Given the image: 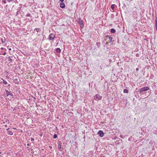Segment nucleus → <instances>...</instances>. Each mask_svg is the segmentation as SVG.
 Masks as SVG:
<instances>
[{
    "label": "nucleus",
    "mask_w": 157,
    "mask_h": 157,
    "mask_svg": "<svg viewBox=\"0 0 157 157\" xmlns=\"http://www.w3.org/2000/svg\"><path fill=\"white\" fill-rule=\"evenodd\" d=\"M155 23L156 29V30H157V19H155Z\"/></svg>",
    "instance_id": "nucleus-15"
},
{
    "label": "nucleus",
    "mask_w": 157,
    "mask_h": 157,
    "mask_svg": "<svg viewBox=\"0 0 157 157\" xmlns=\"http://www.w3.org/2000/svg\"><path fill=\"white\" fill-rule=\"evenodd\" d=\"M58 148L61 151H62V149L61 148V143L60 142H59L58 143Z\"/></svg>",
    "instance_id": "nucleus-5"
},
{
    "label": "nucleus",
    "mask_w": 157,
    "mask_h": 157,
    "mask_svg": "<svg viewBox=\"0 0 157 157\" xmlns=\"http://www.w3.org/2000/svg\"><path fill=\"white\" fill-rule=\"evenodd\" d=\"M57 136L56 134H55L53 136V138L54 139H56L57 138Z\"/></svg>",
    "instance_id": "nucleus-21"
},
{
    "label": "nucleus",
    "mask_w": 157,
    "mask_h": 157,
    "mask_svg": "<svg viewBox=\"0 0 157 157\" xmlns=\"http://www.w3.org/2000/svg\"><path fill=\"white\" fill-rule=\"evenodd\" d=\"M7 125H5V127H7Z\"/></svg>",
    "instance_id": "nucleus-33"
},
{
    "label": "nucleus",
    "mask_w": 157,
    "mask_h": 157,
    "mask_svg": "<svg viewBox=\"0 0 157 157\" xmlns=\"http://www.w3.org/2000/svg\"><path fill=\"white\" fill-rule=\"evenodd\" d=\"M121 138H123V135H121L120 136Z\"/></svg>",
    "instance_id": "nucleus-26"
},
{
    "label": "nucleus",
    "mask_w": 157,
    "mask_h": 157,
    "mask_svg": "<svg viewBox=\"0 0 157 157\" xmlns=\"http://www.w3.org/2000/svg\"><path fill=\"white\" fill-rule=\"evenodd\" d=\"M7 134L10 135H12L13 134V132L12 131L9 130L7 132Z\"/></svg>",
    "instance_id": "nucleus-10"
},
{
    "label": "nucleus",
    "mask_w": 157,
    "mask_h": 157,
    "mask_svg": "<svg viewBox=\"0 0 157 157\" xmlns=\"http://www.w3.org/2000/svg\"><path fill=\"white\" fill-rule=\"evenodd\" d=\"M34 140V139L32 138H31V141H33Z\"/></svg>",
    "instance_id": "nucleus-25"
},
{
    "label": "nucleus",
    "mask_w": 157,
    "mask_h": 157,
    "mask_svg": "<svg viewBox=\"0 0 157 157\" xmlns=\"http://www.w3.org/2000/svg\"><path fill=\"white\" fill-rule=\"evenodd\" d=\"M78 22L79 24L80 25H83V23L82 22V21L81 19H79L78 20Z\"/></svg>",
    "instance_id": "nucleus-14"
},
{
    "label": "nucleus",
    "mask_w": 157,
    "mask_h": 157,
    "mask_svg": "<svg viewBox=\"0 0 157 157\" xmlns=\"http://www.w3.org/2000/svg\"><path fill=\"white\" fill-rule=\"evenodd\" d=\"M136 71H138L139 70V69L137 68L136 69Z\"/></svg>",
    "instance_id": "nucleus-31"
},
{
    "label": "nucleus",
    "mask_w": 157,
    "mask_h": 157,
    "mask_svg": "<svg viewBox=\"0 0 157 157\" xmlns=\"http://www.w3.org/2000/svg\"><path fill=\"white\" fill-rule=\"evenodd\" d=\"M6 54V52H4L3 54V55H5Z\"/></svg>",
    "instance_id": "nucleus-27"
},
{
    "label": "nucleus",
    "mask_w": 157,
    "mask_h": 157,
    "mask_svg": "<svg viewBox=\"0 0 157 157\" xmlns=\"http://www.w3.org/2000/svg\"><path fill=\"white\" fill-rule=\"evenodd\" d=\"M27 146H29V144H27Z\"/></svg>",
    "instance_id": "nucleus-32"
},
{
    "label": "nucleus",
    "mask_w": 157,
    "mask_h": 157,
    "mask_svg": "<svg viewBox=\"0 0 157 157\" xmlns=\"http://www.w3.org/2000/svg\"><path fill=\"white\" fill-rule=\"evenodd\" d=\"M38 36H40V34H38Z\"/></svg>",
    "instance_id": "nucleus-36"
},
{
    "label": "nucleus",
    "mask_w": 157,
    "mask_h": 157,
    "mask_svg": "<svg viewBox=\"0 0 157 157\" xmlns=\"http://www.w3.org/2000/svg\"><path fill=\"white\" fill-rule=\"evenodd\" d=\"M98 134L99 135L100 137H103L104 136V133L101 130H99L98 132Z\"/></svg>",
    "instance_id": "nucleus-6"
},
{
    "label": "nucleus",
    "mask_w": 157,
    "mask_h": 157,
    "mask_svg": "<svg viewBox=\"0 0 157 157\" xmlns=\"http://www.w3.org/2000/svg\"><path fill=\"white\" fill-rule=\"evenodd\" d=\"M13 129H16V128H13Z\"/></svg>",
    "instance_id": "nucleus-34"
},
{
    "label": "nucleus",
    "mask_w": 157,
    "mask_h": 157,
    "mask_svg": "<svg viewBox=\"0 0 157 157\" xmlns=\"http://www.w3.org/2000/svg\"><path fill=\"white\" fill-rule=\"evenodd\" d=\"M9 50H10V51H11V48H10L9 49Z\"/></svg>",
    "instance_id": "nucleus-35"
},
{
    "label": "nucleus",
    "mask_w": 157,
    "mask_h": 157,
    "mask_svg": "<svg viewBox=\"0 0 157 157\" xmlns=\"http://www.w3.org/2000/svg\"><path fill=\"white\" fill-rule=\"evenodd\" d=\"M34 99H35V98H34Z\"/></svg>",
    "instance_id": "nucleus-38"
},
{
    "label": "nucleus",
    "mask_w": 157,
    "mask_h": 157,
    "mask_svg": "<svg viewBox=\"0 0 157 157\" xmlns=\"http://www.w3.org/2000/svg\"><path fill=\"white\" fill-rule=\"evenodd\" d=\"M0 40H1L2 44H3V43H5L6 41V40L5 38H4V40H3L2 38H1Z\"/></svg>",
    "instance_id": "nucleus-12"
},
{
    "label": "nucleus",
    "mask_w": 157,
    "mask_h": 157,
    "mask_svg": "<svg viewBox=\"0 0 157 157\" xmlns=\"http://www.w3.org/2000/svg\"><path fill=\"white\" fill-rule=\"evenodd\" d=\"M114 5H113V4L111 6V8L113 11L114 10Z\"/></svg>",
    "instance_id": "nucleus-16"
},
{
    "label": "nucleus",
    "mask_w": 157,
    "mask_h": 157,
    "mask_svg": "<svg viewBox=\"0 0 157 157\" xmlns=\"http://www.w3.org/2000/svg\"><path fill=\"white\" fill-rule=\"evenodd\" d=\"M5 122H8V123H10V121L9 119H7L6 120V121H3V124H5Z\"/></svg>",
    "instance_id": "nucleus-18"
},
{
    "label": "nucleus",
    "mask_w": 157,
    "mask_h": 157,
    "mask_svg": "<svg viewBox=\"0 0 157 157\" xmlns=\"http://www.w3.org/2000/svg\"><path fill=\"white\" fill-rule=\"evenodd\" d=\"M60 7L62 8H64L65 7V3L63 2H61L60 4Z\"/></svg>",
    "instance_id": "nucleus-7"
},
{
    "label": "nucleus",
    "mask_w": 157,
    "mask_h": 157,
    "mask_svg": "<svg viewBox=\"0 0 157 157\" xmlns=\"http://www.w3.org/2000/svg\"><path fill=\"white\" fill-rule=\"evenodd\" d=\"M3 1V2H4V3H6V1H3H3Z\"/></svg>",
    "instance_id": "nucleus-28"
},
{
    "label": "nucleus",
    "mask_w": 157,
    "mask_h": 157,
    "mask_svg": "<svg viewBox=\"0 0 157 157\" xmlns=\"http://www.w3.org/2000/svg\"><path fill=\"white\" fill-rule=\"evenodd\" d=\"M0 157H2V156H1Z\"/></svg>",
    "instance_id": "nucleus-39"
},
{
    "label": "nucleus",
    "mask_w": 157,
    "mask_h": 157,
    "mask_svg": "<svg viewBox=\"0 0 157 157\" xmlns=\"http://www.w3.org/2000/svg\"><path fill=\"white\" fill-rule=\"evenodd\" d=\"M1 49H3V48H1Z\"/></svg>",
    "instance_id": "nucleus-37"
},
{
    "label": "nucleus",
    "mask_w": 157,
    "mask_h": 157,
    "mask_svg": "<svg viewBox=\"0 0 157 157\" xmlns=\"http://www.w3.org/2000/svg\"><path fill=\"white\" fill-rule=\"evenodd\" d=\"M149 89V88L147 86H145L141 88L139 90V92L140 93L142 94L144 91H146Z\"/></svg>",
    "instance_id": "nucleus-1"
},
{
    "label": "nucleus",
    "mask_w": 157,
    "mask_h": 157,
    "mask_svg": "<svg viewBox=\"0 0 157 157\" xmlns=\"http://www.w3.org/2000/svg\"><path fill=\"white\" fill-rule=\"evenodd\" d=\"M18 76H15V77L14 78V79L13 80L17 84H18L19 82L18 81Z\"/></svg>",
    "instance_id": "nucleus-8"
},
{
    "label": "nucleus",
    "mask_w": 157,
    "mask_h": 157,
    "mask_svg": "<svg viewBox=\"0 0 157 157\" xmlns=\"http://www.w3.org/2000/svg\"><path fill=\"white\" fill-rule=\"evenodd\" d=\"M111 32L112 33H114L116 32V30L114 29H111Z\"/></svg>",
    "instance_id": "nucleus-13"
},
{
    "label": "nucleus",
    "mask_w": 157,
    "mask_h": 157,
    "mask_svg": "<svg viewBox=\"0 0 157 157\" xmlns=\"http://www.w3.org/2000/svg\"><path fill=\"white\" fill-rule=\"evenodd\" d=\"M109 40L110 42L112 41V38L111 37H109Z\"/></svg>",
    "instance_id": "nucleus-22"
},
{
    "label": "nucleus",
    "mask_w": 157,
    "mask_h": 157,
    "mask_svg": "<svg viewBox=\"0 0 157 157\" xmlns=\"http://www.w3.org/2000/svg\"><path fill=\"white\" fill-rule=\"evenodd\" d=\"M4 84L6 85L7 84V82L6 81H4Z\"/></svg>",
    "instance_id": "nucleus-24"
},
{
    "label": "nucleus",
    "mask_w": 157,
    "mask_h": 157,
    "mask_svg": "<svg viewBox=\"0 0 157 157\" xmlns=\"http://www.w3.org/2000/svg\"><path fill=\"white\" fill-rule=\"evenodd\" d=\"M59 1L62 2H63L64 1V0H59Z\"/></svg>",
    "instance_id": "nucleus-29"
},
{
    "label": "nucleus",
    "mask_w": 157,
    "mask_h": 157,
    "mask_svg": "<svg viewBox=\"0 0 157 157\" xmlns=\"http://www.w3.org/2000/svg\"><path fill=\"white\" fill-rule=\"evenodd\" d=\"M56 51L57 53H60L61 52V49L59 48H56Z\"/></svg>",
    "instance_id": "nucleus-11"
},
{
    "label": "nucleus",
    "mask_w": 157,
    "mask_h": 157,
    "mask_svg": "<svg viewBox=\"0 0 157 157\" xmlns=\"http://www.w3.org/2000/svg\"><path fill=\"white\" fill-rule=\"evenodd\" d=\"M36 31L38 33L40 32L41 31V29L40 28H36L34 29V31Z\"/></svg>",
    "instance_id": "nucleus-9"
},
{
    "label": "nucleus",
    "mask_w": 157,
    "mask_h": 157,
    "mask_svg": "<svg viewBox=\"0 0 157 157\" xmlns=\"http://www.w3.org/2000/svg\"><path fill=\"white\" fill-rule=\"evenodd\" d=\"M55 37V35L54 33H51L48 36L49 40H53Z\"/></svg>",
    "instance_id": "nucleus-4"
},
{
    "label": "nucleus",
    "mask_w": 157,
    "mask_h": 157,
    "mask_svg": "<svg viewBox=\"0 0 157 157\" xmlns=\"http://www.w3.org/2000/svg\"><path fill=\"white\" fill-rule=\"evenodd\" d=\"M8 61L11 62L12 61V59L10 58V57H8Z\"/></svg>",
    "instance_id": "nucleus-20"
},
{
    "label": "nucleus",
    "mask_w": 157,
    "mask_h": 157,
    "mask_svg": "<svg viewBox=\"0 0 157 157\" xmlns=\"http://www.w3.org/2000/svg\"><path fill=\"white\" fill-rule=\"evenodd\" d=\"M102 98V96L99 94H97L94 96V99L96 101H98L99 100H101Z\"/></svg>",
    "instance_id": "nucleus-3"
},
{
    "label": "nucleus",
    "mask_w": 157,
    "mask_h": 157,
    "mask_svg": "<svg viewBox=\"0 0 157 157\" xmlns=\"http://www.w3.org/2000/svg\"><path fill=\"white\" fill-rule=\"evenodd\" d=\"M31 16V14L30 13H27L26 14V17H29V16Z\"/></svg>",
    "instance_id": "nucleus-23"
},
{
    "label": "nucleus",
    "mask_w": 157,
    "mask_h": 157,
    "mask_svg": "<svg viewBox=\"0 0 157 157\" xmlns=\"http://www.w3.org/2000/svg\"><path fill=\"white\" fill-rule=\"evenodd\" d=\"M5 91L6 92V94L7 97H9L11 99L13 98V95L9 91L7 90H6Z\"/></svg>",
    "instance_id": "nucleus-2"
},
{
    "label": "nucleus",
    "mask_w": 157,
    "mask_h": 157,
    "mask_svg": "<svg viewBox=\"0 0 157 157\" xmlns=\"http://www.w3.org/2000/svg\"><path fill=\"white\" fill-rule=\"evenodd\" d=\"M124 92L125 93H128V90L126 89H125L124 90Z\"/></svg>",
    "instance_id": "nucleus-17"
},
{
    "label": "nucleus",
    "mask_w": 157,
    "mask_h": 157,
    "mask_svg": "<svg viewBox=\"0 0 157 157\" xmlns=\"http://www.w3.org/2000/svg\"><path fill=\"white\" fill-rule=\"evenodd\" d=\"M96 45L99 47L100 45V43L99 42H97L96 43Z\"/></svg>",
    "instance_id": "nucleus-19"
},
{
    "label": "nucleus",
    "mask_w": 157,
    "mask_h": 157,
    "mask_svg": "<svg viewBox=\"0 0 157 157\" xmlns=\"http://www.w3.org/2000/svg\"><path fill=\"white\" fill-rule=\"evenodd\" d=\"M9 129H10V128H7V129H6V130H7V131H9Z\"/></svg>",
    "instance_id": "nucleus-30"
}]
</instances>
